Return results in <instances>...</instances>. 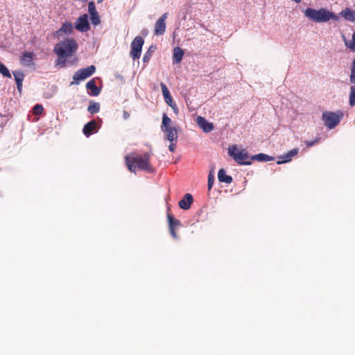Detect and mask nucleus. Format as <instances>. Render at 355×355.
<instances>
[{"label":"nucleus","instance_id":"7c9ffc66","mask_svg":"<svg viewBox=\"0 0 355 355\" xmlns=\"http://www.w3.org/2000/svg\"><path fill=\"white\" fill-rule=\"evenodd\" d=\"M90 20L92 25H94V26L101 24V19L98 13L91 15Z\"/></svg>","mask_w":355,"mask_h":355},{"label":"nucleus","instance_id":"c85d7f7f","mask_svg":"<svg viewBox=\"0 0 355 355\" xmlns=\"http://www.w3.org/2000/svg\"><path fill=\"white\" fill-rule=\"evenodd\" d=\"M349 105L354 106L355 105V86H351L349 93Z\"/></svg>","mask_w":355,"mask_h":355},{"label":"nucleus","instance_id":"4c0bfd02","mask_svg":"<svg viewBox=\"0 0 355 355\" xmlns=\"http://www.w3.org/2000/svg\"><path fill=\"white\" fill-rule=\"evenodd\" d=\"M214 179H208V189L211 190L213 184H214Z\"/></svg>","mask_w":355,"mask_h":355},{"label":"nucleus","instance_id":"a19ab883","mask_svg":"<svg viewBox=\"0 0 355 355\" xmlns=\"http://www.w3.org/2000/svg\"><path fill=\"white\" fill-rule=\"evenodd\" d=\"M123 114L124 119H128L130 117V114L126 110H123Z\"/></svg>","mask_w":355,"mask_h":355},{"label":"nucleus","instance_id":"c756f323","mask_svg":"<svg viewBox=\"0 0 355 355\" xmlns=\"http://www.w3.org/2000/svg\"><path fill=\"white\" fill-rule=\"evenodd\" d=\"M88 12L89 13V16L92 15L97 14L98 12L96 8V6L94 1H89L88 3Z\"/></svg>","mask_w":355,"mask_h":355},{"label":"nucleus","instance_id":"412c9836","mask_svg":"<svg viewBox=\"0 0 355 355\" xmlns=\"http://www.w3.org/2000/svg\"><path fill=\"white\" fill-rule=\"evenodd\" d=\"M163 132L166 133L167 139L171 142L177 140L178 132L175 128H170L169 129H166Z\"/></svg>","mask_w":355,"mask_h":355},{"label":"nucleus","instance_id":"f257e3e1","mask_svg":"<svg viewBox=\"0 0 355 355\" xmlns=\"http://www.w3.org/2000/svg\"><path fill=\"white\" fill-rule=\"evenodd\" d=\"M125 162L127 168L131 172L136 173L138 171H144L151 173L154 171L153 167L150 164V155L148 153L144 155L128 154L125 157Z\"/></svg>","mask_w":355,"mask_h":355},{"label":"nucleus","instance_id":"e433bc0d","mask_svg":"<svg viewBox=\"0 0 355 355\" xmlns=\"http://www.w3.org/2000/svg\"><path fill=\"white\" fill-rule=\"evenodd\" d=\"M168 105L173 110V111L175 113H178V106H177V105H176V103L175 102L172 103L171 104H170Z\"/></svg>","mask_w":355,"mask_h":355},{"label":"nucleus","instance_id":"5701e85b","mask_svg":"<svg viewBox=\"0 0 355 355\" xmlns=\"http://www.w3.org/2000/svg\"><path fill=\"white\" fill-rule=\"evenodd\" d=\"M171 119L166 114H164L162 116V123L161 126L162 131L172 128L171 126Z\"/></svg>","mask_w":355,"mask_h":355},{"label":"nucleus","instance_id":"9b49d317","mask_svg":"<svg viewBox=\"0 0 355 355\" xmlns=\"http://www.w3.org/2000/svg\"><path fill=\"white\" fill-rule=\"evenodd\" d=\"M196 123L205 132H210L214 130V125L212 123L207 121L204 117L198 116L196 118Z\"/></svg>","mask_w":355,"mask_h":355},{"label":"nucleus","instance_id":"f704fd0d","mask_svg":"<svg viewBox=\"0 0 355 355\" xmlns=\"http://www.w3.org/2000/svg\"><path fill=\"white\" fill-rule=\"evenodd\" d=\"M218 178H231V177L226 175L225 171L223 168H221L218 171Z\"/></svg>","mask_w":355,"mask_h":355},{"label":"nucleus","instance_id":"ea45409f","mask_svg":"<svg viewBox=\"0 0 355 355\" xmlns=\"http://www.w3.org/2000/svg\"><path fill=\"white\" fill-rule=\"evenodd\" d=\"M168 148L171 152H174L175 148V144H173V142H171L168 146Z\"/></svg>","mask_w":355,"mask_h":355},{"label":"nucleus","instance_id":"2eb2a0df","mask_svg":"<svg viewBox=\"0 0 355 355\" xmlns=\"http://www.w3.org/2000/svg\"><path fill=\"white\" fill-rule=\"evenodd\" d=\"M34 53L33 52H25L20 58L21 63L25 66L30 67L33 64Z\"/></svg>","mask_w":355,"mask_h":355},{"label":"nucleus","instance_id":"c9c22d12","mask_svg":"<svg viewBox=\"0 0 355 355\" xmlns=\"http://www.w3.org/2000/svg\"><path fill=\"white\" fill-rule=\"evenodd\" d=\"M298 153V149L294 148L288 152V154L293 158L294 156H295Z\"/></svg>","mask_w":355,"mask_h":355},{"label":"nucleus","instance_id":"f03ea898","mask_svg":"<svg viewBox=\"0 0 355 355\" xmlns=\"http://www.w3.org/2000/svg\"><path fill=\"white\" fill-rule=\"evenodd\" d=\"M78 44L72 37H68L59 43L54 47V53L58 56V64L62 67L66 65V58L71 56L76 52Z\"/></svg>","mask_w":355,"mask_h":355},{"label":"nucleus","instance_id":"b1692460","mask_svg":"<svg viewBox=\"0 0 355 355\" xmlns=\"http://www.w3.org/2000/svg\"><path fill=\"white\" fill-rule=\"evenodd\" d=\"M90 114H96L100 110V105L98 103L91 102L87 108Z\"/></svg>","mask_w":355,"mask_h":355},{"label":"nucleus","instance_id":"4468645a","mask_svg":"<svg viewBox=\"0 0 355 355\" xmlns=\"http://www.w3.org/2000/svg\"><path fill=\"white\" fill-rule=\"evenodd\" d=\"M97 123L95 120H92L87 123H86L83 129V132L84 135L87 137L92 135L96 129Z\"/></svg>","mask_w":355,"mask_h":355},{"label":"nucleus","instance_id":"2f4dec72","mask_svg":"<svg viewBox=\"0 0 355 355\" xmlns=\"http://www.w3.org/2000/svg\"><path fill=\"white\" fill-rule=\"evenodd\" d=\"M350 83L352 84H355V58L353 60L352 68H351V74L349 76Z\"/></svg>","mask_w":355,"mask_h":355},{"label":"nucleus","instance_id":"9d476101","mask_svg":"<svg viewBox=\"0 0 355 355\" xmlns=\"http://www.w3.org/2000/svg\"><path fill=\"white\" fill-rule=\"evenodd\" d=\"M167 219L168 223L170 234L173 238L177 239L178 235L175 229V227H179L180 225V221L175 218L169 212L167 213Z\"/></svg>","mask_w":355,"mask_h":355},{"label":"nucleus","instance_id":"473e14b6","mask_svg":"<svg viewBox=\"0 0 355 355\" xmlns=\"http://www.w3.org/2000/svg\"><path fill=\"white\" fill-rule=\"evenodd\" d=\"M44 110L43 106L40 104H37L33 107V112L35 115H40Z\"/></svg>","mask_w":355,"mask_h":355},{"label":"nucleus","instance_id":"7ed1b4c3","mask_svg":"<svg viewBox=\"0 0 355 355\" xmlns=\"http://www.w3.org/2000/svg\"><path fill=\"white\" fill-rule=\"evenodd\" d=\"M304 15L306 17L315 22H326L330 19L337 21L338 17L334 12H331L324 8H321L318 10L313 8H308L304 11Z\"/></svg>","mask_w":355,"mask_h":355},{"label":"nucleus","instance_id":"6ab92c4d","mask_svg":"<svg viewBox=\"0 0 355 355\" xmlns=\"http://www.w3.org/2000/svg\"><path fill=\"white\" fill-rule=\"evenodd\" d=\"M340 14L347 21H355V12L350 10L349 8H345V10H342Z\"/></svg>","mask_w":355,"mask_h":355},{"label":"nucleus","instance_id":"39448f33","mask_svg":"<svg viewBox=\"0 0 355 355\" xmlns=\"http://www.w3.org/2000/svg\"><path fill=\"white\" fill-rule=\"evenodd\" d=\"M343 117V113L340 111L334 112L326 111L322 113V121L329 129L334 128Z\"/></svg>","mask_w":355,"mask_h":355},{"label":"nucleus","instance_id":"423d86ee","mask_svg":"<svg viewBox=\"0 0 355 355\" xmlns=\"http://www.w3.org/2000/svg\"><path fill=\"white\" fill-rule=\"evenodd\" d=\"M144 40L141 36H137L132 40L131 43V51L130 56L135 60L140 58L142 46L144 45Z\"/></svg>","mask_w":355,"mask_h":355},{"label":"nucleus","instance_id":"79ce46f5","mask_svg":"<svg viewBox=\"0 0 355 355\" xmlns=\"http://www.w3.org/2000/svg\"><path fill=\"white\" fill-rule=\"evenodd\" d=\"M214 169H211L208 175L207 178H214Z\"/></svg>","mask_w":355,"mask_h":355},{"label":"nucleus","instance_id":"393cba45","mask_svg":"<svg viewBox=\"0 0 355 355\" xmlns=\"http://www.w3.org/2000/svg\"><path fill=\"white\" fill-rule=\"evenodd\" d=\"M345 44L347 48L355 52V32L352 35V40L347 41L345 40Z\"/></svg>","mask_w":355,"mask_h":355},{"label":"nucleus","instance_id":"6e6552de","mask_svg":"<svg viewBox=\"0 0 355 355\" xmlns=\"http://www.w3.org/2000/svg\"><path fill=\"white\" fill-rule=\"evenodd\" d=\"M74 28L79 32L85 33L90 29V24L87 14H83L77 18L74 23Z\"/></svg>","mask_w":355,"mask_h":355},{"label":"nucleus","instance_id":"ddd939ff","mask_svg":"<svg viewBox=\"0 0 355 355\" xmlns=\"http://www.w3.org/2000/svg\"><path fill=\"white\" fill-rule=\"evenodd\" d=\"M73 32V24L71 22L66 21L62 24V26L56 31V35L62 36L64 34L70 35Z\"/></svg>","mask_w":355,"mask_h":355},{"label":"nucleus","instance_id":"58836bf2","mask_svg":"<svg viewBox=\"0 0 355 355\" xmlns=\"http://www.w3.org/2000/svg\"><path fill=\"white\" fill-rule=\"evenodd\" d=\"M220 182H225L227 184H230L232 182V179H218Z\"/></svg>","mask_w":355,"mask_h":355},{"label":"nucleus","instance_id":"a211bd4d","mask_svg":"<svg viewBox=\"0 0 355 355\" xmlns=\"http://www.w3.org/2000/svg\"><path fill=\"white\" fill-rule=\"evenodd\" d=\"M86 88L88 90L91 91L90 95L92 96H97L100 94V89L96 85V81L94 79H92L87 82L86 84Z\"/></svg>","mask_w":355,"mask_h":355},{"label":"nucleus","instance_id":"dca6fc26","mask_svg":"<svg viewBox=\"0 0 355 355\" xmlns=\"http://www.w3.org/2000/svg\"><path fill=\"white\" fill-rule=\"evenodd\" d=\"M12 73L17 84V90L19 93H21L22 90V83L24 78V74L21 71H13Z\"/></svg>","mask_w":355,"mask_h":355},{"label":"nucleus","instance_id":"f8f14e48","mask_svg":"<svg viewBox=\"0 0 355 355\" xmlns=\"http://www.w3.org/2000/svg\"><path fill=\"white\" fill-rule=\"evenodd\" d=\"M193 202V198L192 195L187 193L184 196L183 198L179 201L178 205L181 209L187 210L191 207Z\"/></svg>","mask_w":355,"mask_h":355},{"label":"nucleus","instance_id":"72a5a7b5","mask_svg":"<svg viewBox=\"0 0 355 355\" xmlns=\"http://www.w3.org/2000/svg\"><path fill=\"white\" fill-rule=\"evenodd\" d=\"M320 139H316L313 141H305V144L307 147H311L313 146H314L315 144H316L317 143H318Z\"/></svg>","mask_w":355,"mask_h":355},{"label":"nucleus","instance_id":"f3484780","mask_svg":"<svg viewBox=\"0 0 355 355\" xmlns=\"http://www.w3.org/2000/svg\"><path fill=\"white\" fill-rule=\"evenodd\" d=\"M160 86H161L162 94H163V96L164 98L165 102L168 105H170L172 103H173L174 101L173 100V98L171 96L170 92L168 89L166 85L164 83H160Z\"/></svg>","mask_w":355,"mask_h":355},{"label":"nucleus","instance_id":"a878e982","mask_svg":"<svg viewBox=\"0 0 355 355\" xmlns=\"http://www.w3.org/2000/svg\"><path fill=\"white\" fill-rule=\"evenodd\" d=\"M155 47H154L153 46H150L149 47L148 50L146 51V53L144 54L143 57L144 62H148L150 60L151 58V54L155 51Z\"/></svg>","mask_w":355,"mask_h":355},{"label":"nucleus","instance_id":"aec40b11","mask_svg":"<svg viewBox=\"0 0 355 355\" xmlns=\"http://www.w3.org/2000/svg\"><path fill=\"white\" fill-rule=\"evenodd\" d=\"M184 54V51L181 48L175 47L173 50V62L180 63L182 60Z\"/></svg>","mask_w":355,"mask_h":355},{"label":"nucleus","instance_id":"37998d69","mask_svg":"<svg viewBox=\"0 0 355 355\" xmlns=\"http://www.w3.org/2000/svg\"><path fill=\"white\" fill-rule=\"evenodd\" d=\"M103 0H97V3H100L103 2Z\"/></svg>","mask_w":355,"mask_h":355},{"label":"nucleus","instance_id":"cd10ccee","mask_svg":"<svg viewBox=\"0 0 355 355\" xmlns=\"http://www.w3.org/2000/svg\"><path fill=\"white\" fill-rule=\"evenodd\" d=\"M291 159H292L291 157H290V155L287 153L284 154V155L279 157L278 158L277 163L278 164L286 163V162H290L291 160Z\"/></svg>","mask_w":355,"mask_h":355},{"label":"nucleus","instance_id":"4be33fe9","mask_svg":"<svg viewBox=\"0 0 355 355\" xmlns=\"http://www.w3.org/2000/svg\"><path fill=\"white\" fill-rule=\"evenodd\" d=\"M252 160H258L259 162H268L274 160V157L263 153H259L252 156Z\"/></svg>","mask_w":355,"mask_h":355},{"label":"nucleus","instance_id":"20e7f679","mask_svg":"<svg viewBox=\"0 0 355 355\" xmlns=\"http://www.w3.org/2000/svg\"><path fill=\"white\" fill-rule=\"evenodd\" d=\"M228 154L239 164L248 165L251 164L252 157L249 156L245 149L239 150L235 145L229 148Z\"/></svg>","mask_w":355,"mask_h":355},{"label":"nucleus","instance_id":"1a4fd4ad","mask_svg":"<svg viewBox=\"0 0 355 355\" xmlns=\"http://www.w3.org/2000/svg\"><path fill=\"white\" fill-rule=\"evenodd\" d=\"M168 17V13H164L156 21L155 24L154 32L156 35H162L166 31V20Z\"/></svg>","mask_w":355,"mask_h":355},{"label":"nucleus","instance_id":"0eeeda50","mask_svg":"<svg viewBox=\"0 0 355 355\" xmlns=\"http://www.w3.org/2000/svg\"><path fill=\"white\" fill-rule=\"evenodd\" d=\"M96 68L94 65H91L87 68H83L78 70L73 76V79L76 84L80 81L86 79L91 76L95 72Z\"/></svg>","mask_w":355,"mask_h":355},{"label":"nucleus","instance_id":"bb28decb","mask_svg":"<svg viewBox=\"0 0 355 355\" xmlns=\"http://www.w3.org/2000/svg\"><path fill=\"white\" fill-rule=\"evenodd\" d=\"M0 73L5 77L11 78L9 70L3 63H0Z\"/></svg>","mask_w":355,"mask_h":355}]
</instances>
